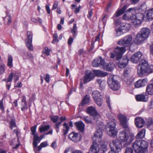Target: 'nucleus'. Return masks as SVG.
<instances>
[{
  "label": "nucleus",
  "instance_id": "39",
  "mask_svg": "<svg viewBox=\"0 0 153 153\" xmlns=\"http://www.w3.org/2000/svg\"><path fill=\"white\" fill-rule=\"evenodd\" d=\"M25 99L26 98L25 96H22V107L21 108V110L22 111L24 110L25 109H27V104Z\"/></svg>",
  "mask_w": 153,
  "mask_h": 153
},
{
  "label": "nucleus",
  "instance_id": "33",
  "mask_svg": "<svg viewBox=\"0 0 153 153\" xmlns=\"http://www.w3.org/2000/svg\"><path fill=\"white\" fill-rule=\"evenodd\" d=\"M107 142H104L101 143V148L100 150H101L100 153H105V152L107 151Z\"/></svg>",
  "mask_w": 153,
  "mask_h": 153
},
{
  "label": "nucleus",
  "instance_id": "13",
  "mask_svg": "<svg viewBox=\"0 0 153 153\" xmlns=\"http://www.w3.org/2000/svg\"><path fill=\"white\" fill-rule=\"evenodd\" d=\"M130 70L129 68H125L124 71V78L125 80L129 81L131 83L134 80V78L130 76Z\"/></svg>",
  "mask_w": 153,
  "mask_h": 153
},
{
  "label": "nucleus",
  "instance_id": "27",
  "mask_svg": "<svg viewBox=\"0 0 153 153\" xmlns=\"http://www.w3.org/2000/svg\"><path fill=\"white\" fill-rule=\"evenodd\" d=\"M75 126L80 131L82 132L84 130L85 124L82 121H79L75 123Z\"/></svg>",
  "mask_w": 153,
  "mask_h": 153
},
{
  "label": "nucleus",
  "instance_id": "60",
  "mask_svg": "<svg viewBox=\"0 0 153 153\" xmlns=\"http://www.w3.org/2000/svg\"><path fill=\"white\" fill-rule=\"evenodd\" d=\"M125 153H133V151L131 148H127L125 150Z\"/></svg>",
  "mask_w": 153,
  "mask_h": 153
},
{
  "label": "nucleus",
  "instance_id": "62",
  "mask_svg": "<svg viewBox=\"0 0 153 153\" xmlns=\"http://www.w3.org/2000/svg\"><path fill=\"white\" fill-rule=\"evenodd\" d=\"M121 19H117L115 22V24L117 26H118L119 25H121V24L122 23H121Z\"/></svg>",
  "mask_w": 153,
  "mask_h": 153
},
{
  "label": "nucleus",
  "instance_id": "19",
  "mask_svg": "<svg viewBox=\"0 0 153 153\" xmlns=\"http://www.w3.org/2000/svg\"><path fill=\"white\" fill-rule=\"evenodd\" d=\"M102 135V130L101 129L97 130V132L94 134V136L93 137V141L100 142Z\"/></svg>",
  "mask_w": 153,
  "mask_h": 153
},
{
  "label": "nucleus",
  "instance_id": "54",
  "mask_svg": "<svg viewBox=\"0 0 153 153\" xmlns=\"http://www.w3.org/2000/svg\"><path fill=\"white\" fill-rule=\"evenodd\" d=\"M51 119L54 123H56L59 119V117L57 116H51Z\"/></svg>",
  "mask_w": 153,
  "mask_h": 153
},
{
  "label": "nucleus",
  "instance_id": "59",
  "mask_svg": "<svg viewBox=\"0 0 153 153\" xmlns=\"http://www.w3.org/2000/svg\"><path fill=\"white\" fill-rule=\"evenodd\" d=\"M106 102L107 103L110 109H111V107L110 101V98L108 96H107L106 97Z\"/></svg>",
  "mask_w": 153,
  "mask_h": 153
},
{
  "label": "nucleus",
  "instance_id": "2",
  "mask_svg": "<svg viewBox=\"0 0 153 153\" xmlns=\"http://www.w3.org/2000/svg\"><path fill=\"white\" fill-rule=\"evenodd\" d=\"M144 15L141 13H137L130 16V21L134 25L137 27L140 25L143 22Z\"/></svg>",
  "mask_w": 153,
  "mask_h": 153
},
{
  "label": "nucleus",
  "instance_id": "4",
  "mask_svg": "<svg viewBox=\"0 0 153 153\" xmlns=\"http://www.w3.org/2000/svg\"><path fill=\"white\" fill-rule=\"evenodd\" d=\"M115 120H113L109 122L105 127L108 134L112 137L116 136L117 134V130L115 128Z\"/></svg>",
  "mask_w": 153,
  "mask_h": 153
},
{
  "label": "nucleus",
  "instance_id": "64",
  "mask_svg": "<svg viewBox=\"0 0 153 153\" xmlns=\"http://www.w3.org/2000/svg\"><path fill=\"white\" fill-rule=\"evenodd\" d=\"M14 77L15 82H16L18 81L19 79V76L18 74L15 73L14 76Z\"/></svg>",
  "mask_w": 153,
  "mask_h": 153
},
{
  "label": "nucleus",
  "instance_id": "1",
  "mask_svg": "<svg viewBox=\"0 0 153 153\" xmlns=\"http://www.w3.org/2000/svg\"><path fill=\"white\" fill-rule=\"evenodd\" d=\"M153 71V65H149L148 62L145 59H141L140 62L137 67V73L139 75L142 76L147 75Z\"/></svg>",
  "mask_w": 153,
  "mask_h": 153
},
{
  "label": "nucleus",
  "instance_id": "50",
  "mask_svg": "<svg viewBox=\"0 0 153 153\" xmlns=\"http://www.w3.org/2000/svg\"><path fill=\"white\" fill-rule=\"evenodd\" d=\"M5 65L1 63L0 65V74H1L4 73L5 71Z\"/></svg>",
  "mask_w": 153,
  "mask_h": 153
},
{
  "label": "nucleus",
  "instance_id": "51",
  "mask_svg": "<svg viewBox=\"0 0 153 153\" xmlns=\"http://www.w3.org/2000/svg\"><path fill=\"white\" fill-rule=\"evenodd\" d=\"M51 51V49H49L47 47H45L44 48L43 52L46 55L48 56L49 55V52Z\"/></svg>",
  "mask_w": 153,
  "mask_h": 153
},
{
  "label": "nucleus",
  "instance_id": "15",
  "mask_svg": "<svg viewBox=\"0 0 153 153\" xmlns=\"http://www.w3.org/2000/svg\"><path fill=\"white\" fill-rule=\"evenodd\" d=\"M91 153H100L101 150H100L99 146L96 142L93 141V144L91 146L89 150Z\"/></svg>",
  "mask_w": 153,
  "mask_h": 153
},
{
  "label": "nucleus",
  "instance_id": "55",
  "mask_svg": "<svg viewBox=\"0 0 153 153\" xmlns=\"http://www.w3.org/2000/svg\"><path fill=\"white\" fill-rule=\"evenodd\" d=\"M82 119L87 123H91L92 122L91 119L88 116L86 117H83L82 118Z\"/></svg>",
  "mask_w": 153,
  "mask_h": 153
},
{
  "label": "nucleus",
  "instance_id": "52",
  "mask_svg": "<svg viewBox=\"0 0 153 153\" xmlns=\"http://www.w3.org/2000/svg\"><path fill=\"white\" fill-rule=\"evenodd\" d=\"M10 127L11 129H12L13 128L16 127L15 122L14 120L11 119L10 122Z\"/></svg>",
  "mask_w": 153,
  "mask_h": 153
},
{
  "label": "nucleus",
  "instance_id": "49",
  "mask_svg": "<svg viewBox=\"0 0 153 153\" xmlns=\"http://www.w3.org/2000/svg\"><path fill=\"white\" fill-rule=\"evenodd\" d=\"M13 59L12 56H9L8 59L7 65L9 67H11L12 64Z\"/></svg>",
  "mask_w": 153,
  "mask_h": 153
},
{
  "label": "nucleus",
  "instance_id": "36",
  "mask_svg": "<svg viewBox=\"0 0 153 153\" xmlns=\"http://www.w3.org/2000/svg\"><path fill=\"white\" fill-rule=\"evenodd\" d=\"M66 120V117H60L59 118V120L60 121H58L57 123L55 124V127L56 129V131L58 132L59 126L61 124L62 121Z\"/></svg>",
  "mask_w": 153,
  "mask_h": 153
},
{
  "label": "nucleus",
  "instance_id": "32",
  "mask_svg": "<svg viewBox=\"0 0 153 153\" xmlns=\"http://www.w3.org/2000/svg\"><path fill=\"white\" fill-rule=\"evenodd\" d=\"M146 91L147 94L153 95V84H149L146 86Z\"/></svg>",
  "mask_w": 153,
  "mask_h": 153
},
{
  "label": "nucleus",
  "instance_id": "44",
  "mask_svg": "<svg viewBox=\"0 0 153 153\" xmlns=\"http://www.w3.org/2000/svg\"><path fill=\"white\" fill-rule=\"evenodd\" d=\"M97 104L99 106H101L103 102L102 97H99L96 100H94Z\"/></svg>",
  "mask_w": 153,
  "mask_h": 153
},
{
  "label": "nucleus",
  "instance_id": "63",
  "mask_svg": "<svg viewBox=\"0 0 153 153\" xmlns=\"http://www.w3.org/2000/svg\"><path fill=\"white\" fill-rule=\"evenodd\" d=\"M58 5V3L57 1H55L53 5V7L52 8V10H54L56 9Z\"/></svg>",
  "mask_w": 153,
  "mask_h": 153
},
{
  "label": "nucleus",
  "instance_id": "42",
  "mask_svg": "<svg viewBox=\"0 0 153 153\" xmlns=\"http://www.w3.org/2000/svg\"><path fill=\"white\" fill-rule=\"evenodd\" d=\"M102 68L104 69L107 71H110L113 69V68L111 67L110 65L108 64H105L104 62V65H102Z\"/></svg>",
  "mask_w": 153,
  "mask_h": 153
},
{
  "label": "nucleus",
  "instance_id": "53",
  "mask_svg": "<svg viewBox=\"0 0 153 153\" xmlns=\"http://www.w3.org/2000/svg\"><path fill=\"white\" fill-rule=\"evenodd\" d=\"M59 41L57 34L56 33L54 34L53 35V40L52 42L53 43L58 42Z\"/></svg>",
  "mask_w": 153,
  "mask_h": 153
},
{
  "label": "nucleus",
  "instance_id": "61",
  "mask_svg": "<svg viewBox=\"0 0 153 153\" xmlns=\"http://www.w3.org/2000/svg\"><path fill=\"white\" fill-rule=\"evenodd\" d=\"M49 78L50 76L48 74H46L44 77V79L46 81V82H49Z\"/></svg>",
  "mask_w": 153,
  "mask_h": 153
},
{
  "label": "nucleus",
  "instance_id": "6",
  "mask_svg": "<svg viewBox=\"0 0 153 153\" xmlns=\"http://www.w3.org/2000/svg\"><path fill=\"white\" fill-rule=\"evenodd\" d=\"M108 83L109 87L113 90H117L120 88V83L113 75L109 77Z\"/></svg>",
  "mask_w": 153,
  "mask_h": 153
},
{
  "label": "nucleus",
  "instance_id": "23",
  "mask_svg": "<svg viewBox=\"0 0 153 153\" xmlns=\"http://www.w3.org/2000/svg\"><path fill=\"white\" fill-rule=\"evenodd\" d=\"M135 123L136 126L138 128H141L143 127L145 123L144 120L140 117L136 118L135 120Z\"/></svg>",
  "mask_w": 153,
  "mask_h": 153
},
{
  "label": "nucleus",
  "instance_id": "24",
  "mask_svg": "<svg viewBox=\"0 0 153 153\" xmlns=\"http://www.w3.org/2000/svg\"><path fill=\"white\" fill-rule=\"evenodd\" d=\"M146 83V81L145 79H140L134 83V86L137 88H139L144 86Z\"/></svg>",
  "mask_w": 153,
  "mask_h": 153
},
{
  "label": "nucleus",
  "instance_id": "17",
  "mask_svg": "<svg viewBox=\"0 0 153 153\" xmlns=\"http://www.w3.org/2000/svg\"><path fill=\"white\" fill-rule=\"evenodd\" d=\"M146 39L141 34L138 32L136 34V37L134 39V42L137 45L141 44Z\"/></svg>",
  "mask_w": 153,
  "mask_h": 153
},
{
  "label": "nucleus",
  "instance_id": "41",
  "mask_svg": "<svg viewBox=\"0 0 153 153\" xmlns=\"http://www.w3.org/2000/svg\"><path fill=\"white\" fill-rule=\"evenodd\" d=\"M90 98V97L89 96L87 95H86L83 98L81 104L82 105H84L88 103L89 102Z\"/></svg>",
  "mask_w": 153,
  "mask_h": 153
},
{
  "label": "nucleus",
  "instance_id": "22",
  "mask_svg": "<svg viewBox=\"0 0 153 153\" xmlns=\"http://www.w3.org/2000/svg\"><path fill=\"white\" fill-rule=\"evenodd\" d=\"M139 32L146 39L150 34V31L149 28L144 27L142 28Z\"/></svg>",
  "mask_w": 153,
  "mask_h": 153
},
{
  "label": "nucleus",
  "instance_id": "5",
  "mask_svg": "<svg viewBox=\"0 0 153 153\" xmlns=\"http://www.w3.org/2000/svg\"><path fill=\"white\" fill-rule=\"evenodd\" d=\"M125 48L124 47H117L114 49L113 53H110V57L114 58L116 57L117 60H119L122 58L123 54L125 51Z\"/></svg>",
  "mask_w": 153,
  "mask_h": 153
},
{
  "label": "nucleus",
  "instance_id": "40",
  "mask_svg": "<svg viewBox=\"0 0 153 153\" xmlns=\"http://www.w3.org/2000/svg\"><path fill=\"white\" fill-rule=\"evenodd\" d=\"M97 81L100 85V89L101 90H102L104 89L105 87V81L102 80L101 79H97Z\"/></svg>",
  "mask_w": 153,
  "mask_h": 153
},
{
  "label": "nucleus",
  "instance_id": "12",
  "mask_svg": "<svg viewBox=\"0 0 153 153\" xmlns=\"http://www.w3.org/2000/svg\"><path fill=\"white\" fill-rule=\"evenodd\" d=\"M27 37L28 39H26L25 40L26 44L28 48L30 50H32L33 47L32 45V34L30 31L27 32Z\"/></svg>",
  "mask_w": 153,
  "mask_h": 153
},
{
  "label": "nucleus",
  "instance_id": "14",
  "mask_svg": "<svg viewBox=\"0 0 153 153\" xmlns=\"http://www.w3.org/2000/svg\"><path fill=\"white\" fill-rule=\"evenodd\" d=\"M83 82L86 83L91 81L94 77V74L90 71L87 70L85 72Z\"/></svg>",
  "mask_w": 153,
  "mask_h": 153
},
{
  "label": "nucleus",
  "instance_id": "9",
  "mask_svg": "<svg viewBox=\"0 0 153 153\" xmlns=\"http://www.w3.org/2000/svg\"><path fill=\"white\" fill-rule=\"evenodd\" d=\"M118 117L122 126L126 129H128V126L127 120V117L124 115L120 114L118 115Z\"/></svg>",
  "mask_w": 153,
  "mask_h": 153
},
{
  "label": "nucleus",
  "instance_id": "45",
  "mask_svg": "<svg viewBox=\"0 0 153 153\" xmlns=\"http://www.w3.org/2000/svg\"><path fill=\"white\" fill-rule=\"evenodd\" d=\"M123 30L120 27L117 29L116 30V36H119L123 34Z\"/></svg>",
  "mask_w": 153,
  "mask_h": 153
},
{
  "label": "nucleus",
  "instance_id": "28",
  "mask_svg": "<svg viewBox=\"0 0 153 153\" xmlns=\"http://www.w3.org/2000/svg\"><path fill=\"white\" fill-rule=\"evenodd\" d=\"M146 133L145 129H143L139 131L135 136L136 139H138L144 137Z\"/></svg>",
  "mask_w": 153,
  "mask_h": 153
},
{
  "label": "nucleus",
  "instance_id": "21",
  "mask_svg": "<svg viewBox=\"0 0 153 153\" xmlns=\"http://www.w3.org/2000/svg\"><path fill=\"white\" fill-rule=\"evenodd\" d=\"M104 60L101 57H99L94 60L92 63L93 66L95 67H98L100 65H104Z\"/></svg>",
  "mask_w": 153,
  "mask_h": 153
},
{
  "label": "nucleus",
  "instance_id": "47",
  "mask_svg": "<svg viewBox=\"0 0 153 153\" xmlns=\"http://www.w3.org/2000/svg\"><path fill=\"white\" fill-rule=\"evenodd\" d=\"M77 30V27L76 25L75 24H74L72 28L71 29V32L73 34V36L74 37H76V33Z\"/></svg>",
  "mask_w": 153,
  "mask_h": 153
},
{
  "label": "nucleus",
  "instance_id": "18",
  "mask_svg": "<svg viewBox=\"0 0 153 153\" xmlns=\"http://www.w3.org/2000/svg\"><path fill=\"white\" fill-rule=\"evenodd\" d=\"M68 137L72 141L76 142L79 141L80 139V134L78 133L73 132L68 135Z\"/></svg>",
  "mask_w": 153,
  "mask_h": 153
},
{
  "label": "nucleus",
  "instance_id": "25",
  "mask_svg": "<svg viewBox=\"0 0 153 153\" xmlns=\"http://www.w3.org/2000/svg\"><path fill=\"white\" fill-rule=\"evenodd\" d=\"M138 140L144 152H145L148 150L149 145L147 141L145 140Z\"/></svg>",
  "mask_w": 153,
  "mask_h": 153
},
{
  "label": "nucleus",
  "instance_id": "43",
  "mask_svg": "<svg viewBox=\"0 0 153 153\" xmlns=\"http://www.w3.org/2000/svg\"><path fill=\"white\" fill-rule=\"evenodd\" d=\"M64 128L63 129V131L64 132L63 134L64 135L66 134L68 131L69 130V127L67 123H64L63 124Z\"/></svg>",
  "mask_w": 153,
  "mask_h": 153
},
{
  "label": "nucleus",
  "instance_id": "10",
  "mask_svg": "<svg viewBox=\"0 0 153 153\" xmlns=\"http://www.w3.org/2000/svg\"><path fill=\"white\" fill-rule=\"evenodd\" d=\"M87 113L93 117V119L96 120L99 117V114L96 110L95 108L93 106L88 107L87 109Z\"/></svg>",
  "mask_w": 153,
  "mask_h": 153
},
{
  "label": "nucleus",
  "instance_id": "16",
  "mask_svg": "<svg viewBox=\"0 0 153 153\" xmlns=\"http://www.w3.org/2000/svg\"><path fill=\"white\" fill-rule=\"evenodd\" d=\"M142 55V53L138 52L134 53L131 56L130 61L133 63H137L140 60Z\"/></svg>",
  "mask_w": 153,
  "mask_h": 153
},
{
  "label": "nucleus",
  "instance_id": "11",
  "mask_svg": "<svg viewBox=\"0 0 153 153\" xmlns=\"http://www.w3.org/2000/svg\"><path fill=\"white\" fill-rule=\"evenodd\" d=\"M138 140L135 141L132 144V147L136 153H144Z\"/></svg>",
  "mask_w": 153,
  "mask_h": 153
},
{
  "label": "nucleus",
  "instance_id": "34",
  "mask_svg": "<svg viewBox=\"0 0 153 153\" xmlns=\"http://www.w3.org/2000/svg\"><path fill=\"white\" fill-rule=\"evenodd\" d=\"M126 9V6L125 5L121 9L118 10V11L117 12L116 14L114 16V17H115V16L116 17H118L121 14H123L124 13Z\"/></svg>",
  "mask_w": 153,
  "mask_h": 153
},
{
  "label": "nucleus",
  "instance_id": "29",
  "mask_svg": "<svg viewBox=\"0 0 153 153\" xmlns=\"http://www.w3.org/2000/svg\"><path fill=\"white\" fill-rule=\"evenodd\" d=\"M33 135V145L34 147V150H35L37 147L38 143L40 142V140H39V137L37 135V134H36Z\"/></svg>",
  "mask_w": 153,
  "mask_h": 153
},
{
  "label": "nucleus",
  "instance_id": "38",
  "mask_svg": "<svg viewBox=\"0 0 153 153\" xmlns=\"http://www.w3.org/2000/svg\"><path fill=\"white\" fill-rule=\"evenodd\" d=\"M131 27V25L129 24L122 23L121 24L120 27L121 29L123 30H128Z\"/></svg>",
  "mask_w": 153,
  "mask_h": 153
},
{
  "label": "nucleus",
  "instance_id": "20",
  "mask_svg": "<svg viewBox=\"0 0 153 153\" xmlns=\"http://www.w3.org/2000/svg\"><path fill=\"white\" fill-rule=\"evenodd\" d=\"M118 60V65L119 68H122L126 66L129 60V59L126 57L123 58H121Z\"/></svg>",
  "mask_w": 153,
  "mask_h": 153
},
{
  "label": "nucleus",
  "instance_id": "56",
  "mask_svg": "<svg viewBox=\"0 0 153 153\" xmlns=\"http://www.w3.org/2000/svg\"><path fill=\"white\" fill-rule=\"evenodd\" d=\"M13 72L11 73L9 76L8 77L7 79V82H11L12 80L13 77Z\"/></svg>",
  "mask_w": 153,
  "mask_h": 153
},
{
  "label": "nucleus",
  "instance_id": "8",
  "mask_svg": "<svg viewBox=\"0 0 153 153\" xmlns=\"http://www.w3.org/2000/svg\"><path fill=\"white\" fill-rule=\"evenodd\" d=\"M132 39V36L128 35L125 36L123 39L119 41L118 44L120 45L128 46L131 44Z\"/></svg>",
  "mask_w": 153,
  "mask_h": 153
},
{
  "label": "nucleus",
  "instance_id": "7",
  "mask_svg": "<svg viewBox=\"0 0 153 153\" xmlns=\"http://www.w3.org/2000/svg\"><path fill=\"white\" fill-rule=\"evenodd\" d=\"M119 138L123 142H125L123 146L126 147L129 145L130 143V138L128 134L125 131H121L119 132Z\"/></svg>",
  "mask_w": 153,
  "mask_h": 153
},
{
  "label": "nucleus",
  "instance_id": "48",
  "mask_svg": "<svg viewBox=\"0 0 153 153\" xmlns=\"http://www.w3.org/2000/svg\"><path fill=\"white\" fill-rule=\"evenodd\" d=\"M50 128V126L49 125L44 126H42L39 128V131L42 132L48 130Z\"/></svg>",
  "mask_w": 153,
  "mask_h": 153
},
{
  "label": "nucleus",
  "instance_id": "30",
  "mask_svg": "<svg viewBox=\"0 0 153 153\" xmlns=\"http://www.w3.org/2000/svg\"><path fill=\"white\" fill-rule=\"evenodd\" d=\"M94 71L95 74L98 76L103 77L106 76L108 75L107 73L99 70H94Z\"/></svg>",
  "mask_w": 153,
  "mask_h": 153
},
{
  "label": "nucleus",
  "instance_id": "37",
  "mask_svg": "<svg viewBox=\"0 0 153 153\" xmlns=\"http://www.w3.org/2000/svg\"><path fill=\"white\" fill-rule=\"evenodd\" d=\"M146 124L150 130H153V122L152 119L150 118L147 120Z\"/></svg>",
  "mask_w": 153,
  "mask_h": 153
},
{
  "label": "nucleus",
  "instance_id": "35",
  "mask_svg": "<svg viewBox=\"0 0 153 153\" xmlns=\"http://www.w3.org/2000/svg\"><path fill=\"white\" fill-rule=\"evenodd\" d=\"M94 100L102 97L100 93L97 91H94L92 94Z\"/></svg>",
  "mask_w": 153,
  "mask_h": 153
},
{
  "label": "nucleus",
  "instance_id": "31",
  "mask_svg": "<svg viewBox=\"0 0 153 153\" xmlns=\"http://www.w3.org/2000/svg\"><path fill=\"white\" fill-rule=\"evenodd\" d=\"M136 99V100L138 101L146 102L148 100L147 98H146L145 96L142 94L137 95Z\"/></svg>",
  "mask_w": 153,
  "mask_h": 153
},
{
  "label": "nucleus",
  "instance_id": "46",
  "mask_svg": "<svg viewBox=\"0 0 153 153\" xmlns=\"http://www.w3.org/2000/svg\"><path fill=\"white\" fill-rule=\"evenodd\" d=\"M48 145L47 142L45 141L42 143L40 146L38 147V151H39L41 150V149L42 147H45Z\"/></svg>",
  "mask_w": 153,
  "mask_h": 153
},
{
  "label": "nucleus",
  "instance_id": "58",
  "mask_svg": "<svg viewBox=\"0 0 153 153\" xmlns=\"http://www.w3.org/2000/svg\"><path fill=\"white\" fill-rule=\"evenodd\" d=\"M72 148H67L65 150V153H73Z\"/></svg>",
  "mask_w": 153,
  "mask_h": 153
},
{
  "label": "nucleus",
  "instance_id": "3",
  "mask_svg": "<svg viewBox=\"0 0 153 153\" xmlns=\"http://www.w3.org/2000/svg\"><path fill=\"white\" fill-rule=\"evenodd\" d=\"M109 146L111 150L108 153H118L121 151L122 145L118 140H112L110 141Z\"/></svg>",
  "mask_w": 153,
  "mask_h": 153
},
{
  "label": "nucleus",
  "instance_id": "26",
  "mask_svg": "<svg viewBox=\"0 0 153 153\" xmlns=\"http://www.w3.org/2000/svg\"><path fill=\"white\" fill-rule=\"evenodd\" d=\"M146 18L149 21L153 20V7L146 11Z\"/></svg>",
  "mask_w": 153,
  "mask_h": 153
},
{
  "label": "nucleus",
  "instance_id": "57",
  "mask_svg": "<svg viewBox=\"0 0 153 153\" xmlns=\"http://www.w3.org/2000/svg\"><path fill=\"white\" fill-rule=\"evenodd\" d=\"M36 126H33L31 128V134L33 135H34L36 131Z\"/></svg>",
  "mask_w": 153,
  "mask_h": 153
}]
</instances>
